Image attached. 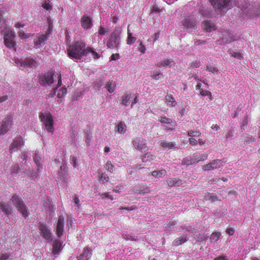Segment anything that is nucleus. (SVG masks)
I'll return each mask as SVG.
<instances>
[{
    "label": "nucleus",
    "mask_w": 260,
    "mask_h": 260,
    "mask_svg": "<svg viewBox=\"0 0 260 260\" xmlns=\"http://www.w3.org/2000/svg\"><path fill=\"white\" fill-rule=\"evenodd\" d=\"M85 44L82 41H77L70 45L68 49L69 57L75 59H80L82 56H86Z\"/></svg>",
    "instance_id": "nucleus-1"
},
{
    "label": "nucleus",
    "mask_w": 260,
    "mask_h": 260,
    "mask_svg": "<svg viewBox=\"0 0 260 260\" xmlns=\"http://www.w3.org/2000/svg\"><path fill=\"white\" fill-rule=\"evenodd\" d=\"M39 119L43 122L46 129L48 133H53L54 132L53 119L50 112H46L45 114L41 112L39 114Z\"/></svg>",
    "instance_id": "nucleus-2"
},
{
    "label": "nucleus",
    "mask_w": 260,
    "mask_h": 260,
    "mask_svg": "<svg viewBox=\"0 0 260 260\" xmlns=\"http://www.w3.org/2000/svg\"><path fill=\"white\" fill-rule=\"evenodd\" d=\"M13 205L17 209L18 211L23 215L25 218L28 216V210L24 203L21 198H19L17 195H14L11 199Z\"/></svg>",
    "instance_id": "nucleus-3"
},
{
    "label": "nucleus",
    "mask_w": 260,
    "mask_h": 260,
    "mask_svg": "<svg viewBox=\"0 0 260 260\" xmlns=\"http://www.w3.org/2000/svg\"><path fill=\"white\" fill-rule=\"evenodd\" d=\"M15 38V34L13 31L11 29L7 30L4 35V43L7 47L9 48L15 47L16 45Z\"/></svg>",
    "instance_id": "nucleus-4"
},
{
    "label": "nucleus",
    "mask_w": 260,
    "mask_h": 260,
    "mask_svg": "<svg viewBox=\"0 0 260 260\" xmlns=\"http://www.w3.org/2000/svg\"><path fill=\"white\" fill-rule=\"evenodd\" d=\"M53 76L54 74L49 72L41 74L39 78L40 84L44 86L51 85L54 82Z\"/></svg>",
    "instance_id": "nucleus-5"
},
{
    "label": "nucleus",
    "mask_w": 260,
    "mask_h": 260,
    "mask_svg": "<svg viewBox=\"0 0 260 260\" xmlns=\"http://www.w3.org/2000/svg\"><path fill=\"white\" fill-rule=\"evenodd\" d=\"M120 37L116 32H112L107 42L108 48L116 49L119 45Z\"/></svg>",
    "instance_id": "nucleus-6"
},
{
    "label": "nucleus",
    "mask_w": 260,
    "mask_h": 260,
    "mask_svg": "<svg viewBox=\"0 0 260 260\" xmlns=\"http://www.w3.org/2000/svg\"><path fill=\"white\" fill-rule=\"evenodd\" d=\"M13 118L11 115L7 116L2 121L0 126V136L6 134L11 128L12 125Z\"/></svg>",
    "instance_id": "nucleus-7"
},
{
    "label": "nucleus",
    "mask_w": 260,
    "mask_h": 260,
    "mask_svg": "<svg viewBox=\"0 0 260 260\" xmlns=\"http://www.w3.org/2000/svg\"><path fill=\"white\" fill-rule=\"evenodd\" d=\"M39 229L41 236L44 239L49 242L52 241V235L46 223H40Z\"/></svg>",
    "instance_id": "nucleus-8"
},
{
    "label": "nucleus",
    "mask_w": 260,
    "mask_h": 260,
    "mask_svg": "<svg viewBox=\"0 0 260 260\" xmlns=\"http://www.w3.org/2000/svg\"><path fill=\"white\" fill-rule=\"evenodd\" d=\"M133 144L136 149L141 152H145L149 149L148 147L142 137H136L133 141Z\"/></svg>",
    "instance_id": "nucleus-9"
},
{
    "label": "nucleus",
    "mask_w": 260,
    "mask_h": 260,
    "mask_svg": "<svg viewBox=\"0 0 260 260\" xmlns=\"http://www.w3.org/2000/svg\"><path fill=\"white\" fill-rule=\"evenodd\" d=\"M24 142L23 138L21 136L17 137L14 139L13 142L11 144L9 148L10 152L18 150V147L24 145Z\"/></svg>",
    "instance_id": "nucleus-10"
},
{
    "label": "nucleus",
    "mask_w": 260,
    "mask_h": 260,
    "mask_svg": "<svg viewBox=\"0 0 260 260\" xmlns=\"http://www.w3.org/2000/svg\"><path fill=\"white\" fill-rule=\"evenodd\" d=\"M223 166V161L220 159H214L210 163L203 166V169L205 171H210L218 169Z\"/></svg>",
    "instance_id": "nucleus-11"
},
{
    "label": "nucleus",
    "mask_w": 260,
    "mask_h": 260,
    "mask_svg": "<svg viewBox=\"0 0 260 260\" xmlns=\"http://www.w3.org/2000/svg\"><path fill=\"white\" fill-rule=\"evenodd\" d=\"M232 0H210V2L215 8H226Z\"/></svg>",
    "instance_id": "nucleus-12"
},
{
    "label": "nucleus",
    "mask_w": 260,
    "mask_h": 260,
    "mask_svg": "<svg viewBox=\"0 0 260 260\" xmlns=\"http://www.w3.org/2000/svg\"><path fill=\"white\" fill-rule=\"evenodd\" d=\"M64 225V218L62 215L58 217L56 224V233L57 236L60 238L63 235Z\"/></svg>",
    "instance_id": "nucleus-13"
},
{
    "label": "nucleus",
    "mask_w": 260,
    "mask_h": 260,
    "mask_svg": "<svg viewBox=\"0 0 260 260\" xmlns=\"http://www.w3.org/2000/svg\"><path fill=\"white\" fill-rule=\"evenodd\" d=\"M81 25L85 29H88L92 27V23L91 18L86 16L83 15L81 18Z\"/></svg>",
    "instance_id": "nucleus-14"
},
{
    "label": "nucleus",
    "mask_w": 260,
    "mask_h": 260,
    "mask_svg": "<svg viewBox=\"0 0 260 260\" xmlns=\"http://www.w3.org/2000/svg\"><path fill=\"white\" fill-rule=\"evenodd\" d=\"M92 255L91 249L88 247L84 248L83 252L79 256L78 260H89Z\"/></svg>",
    "instance_id": "nucleus-15"
},
{
    "label": "nucleus",
    "mask_w": 260,
    "mask_h": 260,
    "mask_svg": "<svg viewBox=\"0 0 260 260\" xmlns=\"http://www.w3.org/2000/svg\"><path fill=\"white\" fill-rule=\"evenodd\" d=\"M132 98V93L129 92L124 93L121 97L120 100L121 104L126 106H128L131 103V99Z\"/></svg>",
    "instance_id": "nucleus-16"
},
{
    "label": "nucleus",
    "mask_w": 260,
    "mask_h": 260,
    "mask_svg": "<svg viewBox=\"0 0 260 260\" xmlns=\"http://www.w3.org/2000/svg\"><path fill=\"white\" fill-rule=\"evenodd\" d=\"M208 157L207 155L202 154L201 156H198V155H194L190 159V162L189 164L192 165L197 164L200 161H203L206 159Z\"/></svg>",
    "instance_id": "nucleus-17"
},
{
    "label": "nucleus",
    "mask_w": 260,
    "mask_h": 260,
    "mask_svg": "<svg viewBox=\"0 0 260 260\" xmlns=\"http://www.w3.org/2000/svg\"><path fill=\"white\" fill-rule=\"evenodd\" d=\"M52 253L56 255L61 251V243L58 240H56L53 242Z\"/></svg>",
    "instance_id": "nucleus-18"
},
{
    "label": "nucleus",
    "mask_w": 260,
    "mask_h": 260,
    "mask_svg": "<svg viewBox=\"0 0 260 260\" xmlns=\"http://www.w3.org/2000/svg\"><path fill=\"white\" fill-rule=\"evenodd\" d=\"M204 28L207 32H211L215 30V24L211 20H206L203 23Z\"/></svg>",
    "instance_id": "nucleus-19"
},
{
    "label": "nucleus",
    "mask_w": 260,
    "mask_h": 260,
    "mask_svg": "<svg viewBox=\"0 0 260 260\" xmlns=\"http://www.w3.org/2000/svg\"><path fill=\"white\" fill-rule=\"evenodd\" d=\"M49 38V34L46 33L45 34H42L38 37V39L35 42V44L37 46H40L42 43H44Z\"/></svg>",
    "instance_id": "nucleus-20"
},
{
    "label": "nucleus",
    "mask_w": 260,
    "mask_h": 260,
    "mask_svg": "<svg viewBox=\"0 0 260 260\" xmlns=\"http://www.w3.org/2000/svg\"><path fill=\"white\" fill-rule=\"evenodd\" d=\"M1 209L6 215H9L11 213L12 209L8 203H2L0 205Z\"/></svg>",
    "instance_id": "nucleus-21"
},
{
    "label": "nucleus",
    "mask_w": 260,
    "mask_h": 260,
    "mask_svg": "<svg viewBox=\"0 0 260 260\" xmlns=\"http://www.w3.org/2000/svg\"><path fill=\"white\" fill-rule=\"evenodd\" d=\"M155 156L150 152H147L141 156V158L143 162H150L155 158Z\"/></svg>",
    "instance_id": "nucleus-22"
},
{
    "label": "nucleus",
    "mask_w": 260,
    "mask_h": 260,
    "mask_svg": "<svg viewBox=\"0 0 260 260\" xmlns=\"http://www.w3.org/2000/svg\"><path fill=\"white\" fill-rule=\"evenodd\" d=\"M116 86L115 82L113 80H110L106 84L105 88L109 92L111 93L115 91Z\"/></svg>",
    "instance_id": "nucleus-23"
},
{
    "label": "nucleus",
    "mask_w": 260,
    "mask_h": 260,
    "mask_svg": "<svg viewBox=\"0 0 260 260\" xmlns=\"http://www.w3.org/2000/svg\"><path fill=\"white\" fill-rule=\"evenodd\" d=\"M183 25L186 28H193L196 25V22L193 20L186 18L183 20Z\"/></svg>",
    "instance_id": "nucleus-24"
},
{
    "label": "nucleus",
    "mask_w": 260,
    "mask_h": 260,
    "mask_svg": "<svg viewBox=\"0 0 260 260\" xmlns=\"http://www.w3.org/2000/svg\"><path fill=\"white\" fill-rule=\"evenodd\" d=\"M165 100L168 105L175 106L177 105V102L171 94H167L165 96Z\"/></svg>",
    "instance_id": "nucleus-25"
},
{
    "label": "nucleus",
    "mask_w": 260,
    "mask_h": 260,
    "mask_svg": "<svg viewBox=\"0 0 260 260\" xmlns=\"http://www.w3.org/2000/svg\"><path fill=\"white\" fill-rule=\"evenodd\" d=\"M136 38L133 36L132 32L129 30V25L127 27V39L126 43L128 45H132L136 41Z\"/></svg>",
    "instance_id": "nucleus-26"
},
{
    "label": "nucleus",
    "mask_w": 260,
    "mask_h": 260,
    "mask_svg": "<svg viewBox=\"0 0 260 260\" xmlns=\"http://www.w3.org/2000/svg\"><path fill=\"white\" fill-rule=\"evenodd\" d=\"M159 144L165 149H171L176 147L175 145L173 142L161 141L159 142Z\"/></svg>",
    "instance_id": "nucleus-27"
},
{
    "label": "nucleus",
    "mask_w": 260,
    "mask_h": 260,
    "mask_svg": "<svg viewBox=\"0 0 260 260\" xmlns=\"http://www.w3.org/2000/svg\"><path fill=\"white\" fill-rule=\"evenodd\" d=\"M187 241L186 237L184 236H180L176 238L173 242V245L174 246H178L182 244Z\"/></svg>",
    "instance_id": "nucleus-28"
},
{
    "label": "nucleus",
    "mask_w": 260,
    "mask_h": 260,
    "mask_svg": "<svg viewBox=\"0 0 260 260\" xmlns=\"http://www.w3.org/2000/svg\"><path fill=\"white\" fill-rule=\"evenodd\" d=\"M167 182L168 186L170 187H172L175 184L180 186L182 184L181 180H178L176 178H171L168 180Z\"/></svg>",
    "instance_id": "nucleus-29"
},
{
    "label": "nucleus",
    "mask_w": 260,
    "mask_h": 260,
    "mask_svg": "<svg viewBox=\"0 0 260 260\" xmlns=\"http://www.w3.org/2000/svg\"><path fill=\"white\" fill-rule=\"evenodd\" d=\"M104 85V81L102 80H99L94 81L93 83V88L95 90H99L101 89Z\"/></svg>",
    "instance_id": "nucleus-30"
},
{
    "label": "nucleus",
    "mask_w": 260,
    "mask_h": 260,
    "mask_svg": "<svg viewBox=\"0 0 260 260\" xmlns=\"http://www.w3.org/2000/svg\"><path fill=\"white\" fill-rule=\"evenodd\" d=\"M117 131L120 134H123L126 132V125L122 121H120L117 126Z\"/></svg>",
    "instance_id": "nucleus-31"
},
{
    "label": "nucleus",
    "mask_w": 260,
    "mask_h": 260,
    "mask_svg": "<svg viewBox=\"0 0 260 260\" xmlns=\"http://www.w3.org/2000/svg\"><path fill=\"white\" fill-rule=\"evenodd\" d=\"M86 53L87 55L89 53H91L92 55V57L94 59L99 58L101 57V55H99L97 52H96L92 48L88 47L86 48Z\"/></svg>",
    "instance_id": "nucleus-32"
},
{
    "label": "nucleus",
    "mask_w": 260,
    "mask_h": 260,
    "mask_svg": "<svg viewBox=\"0 0 260 260\" xmlns=\"http://www.w3.org/2000/svg\"><path fill=\"white\" fill-rule=\"evenodd\" d=\"M167 173L166 170H161L160 171H153L151 173V175L155 177H160L162 175H165Z\"/></svg>",
    "instance_id": "nucleus-33"
},
{
    "label": "nucleus",
    "mask_w": 260,
    "mask_h": 260,
    "mask_svg": "<svg viewBox=\"0 0 260 260\" xmlns=\"http://www.w3.org/2000/svg\"><path fill=\"white\" fill-rule=\"evenodd\" d=\"M255 141L256 139L255 138H252L251 136L247 134L244 136L242 138V141L246 143V144L255 142Z\"/></svg>",
    "instance_id": "nucleus-34"
},
{
    "label": "nucleus",
    "mask_w": 260,
    "mask_h": 260,
    "mask_svg": "<svg viewBox=\"0 0 260 260\" xmlns=\"http://www.w3.org/2000/svg\"><path fill=\"white\" fill-rule=\"evenodd\" d=\"M221 236V234L219 232L213 233L210 237V239L211 242H216L218 240L219 238Z\"/></svg>",
    "instance_id": "nucleus-35"
},
{
    "label": "nucleus",
    "mask_w": 260,
    "mask_h": 260,
    "mask_svg": "<svg viewBox=\"0 0 260 260\" xmlns=\"http://www.w3.org/2000/svg\"><path fill=\"white\" fill-rule=\"evenodd\" d=\"M40 157L38 155L37 153H35V156L34 157V160L36 164V165L37 166V169L38 171H40L41 169H42V166L41 164L40 163Z\"/></svg>",
    "instance_id": "nucleus-36"
},
{
    "label": "nucleus",
    "mask_w": 260,
    "mask_h": 260,
    "mask_svg": "<svg viewBox=\"0 0 260 260\" xmlns=\"http://www.w3.org/2000/svg\"><path fill=\"white\" fill-rule=\"evenodd\" d=\"M172 61L169 59H166L162 62H158L157 63V66L159 68H161L162 67L170 66V65L172 63Z\"/></svg>",
    "instance_id": "nucleus-37"
},
{
    "label": "nucleus",
    "mask_w": 260,
    "mask_h": 260,
    "mask_svg": "<svg viewBox=\"0 0 260 260\" xmlns=\"http://www.w3.org/2000/svg\"><path fill=\"white\" fill-rule=\"evenodd\" d=\"M35 63V62L34 60L31 59H26L23 61L21 65H23L24 66L32 67Z\"/></svg>",
    "instance_id": "nucleus-38"
},
{
    "label": "nucleus",
    "mask_w": 260,
    "mask_h": 260,
    "mask_svg": "<svg viewBox=\"0 0 260 260\" xmlns=\"http://www.w3.org/2000/svg\"><path fill=\"white\" fill-rule=\"evenodd\" d=\"M106 168L107 170L108 171L110 172V173H112L115 170V167L112 164L111 162L110 161H108L106 164Z\"/></svg>",
    "instance_id": "nucleus-39"
},
{
    "label": "nucleus",
    "mask_w": 260,
    "mask_h": 260,
    "mask_svg": "<svg viewBox=\"0 0 260 260\" xmlns=\"http://www.w3.org/2000/svg\"><path fill=\"white\" fill-rule=\"evenodd\" d=\"M109 32L108 29L102 26H100L98 29V34L100 36H104Z\"/></svg>",
    "instance_id": "nucleus-40"
},
{
    "label": "nucleus",
    "mask_w": 260,
    "mask_h": 260,
    "mask_svg": "<svg viewBox=\"0 0 260 260\" xmlns=\"http://www.w3.org/2000/svg\"><path fill=\"white\" fill-rule=\"evenodd\" d=\"M67 93V88L65 87H62V88H61L59 90L58 94H57V96L59 98H62L66 95Z\"/></svg>",
    "instance_id": "nucleus-41"
},
{
    "label": "nucleus",
    "mask_w": 260,
    "mask_h": 260,
    "mask_svg": "<svg viewBox=\"0 0 260 260\" xmlns=\"http://www.w3.org/2000/svg\"><path fill=\"white\" fill-rule=\"evenodd\" d=\"M187 135L189 137H200L201 133L197 131H190L187 132Z\"/></svg>",
    "instance_id": "nucleus-42"
},
{
    "label": "nucleus",
    "mask_w": 260,
    "mask_h": 260,
    "mask_svg": "<svg viewBox=\"0 0 260 260\" xmlns=\"http://www.w3.org/2000/svg\"><path fill=\"white\" fill-rule=\"evenodd\" d=\"M229 52L232 57H234L239 59H241L242 58L241 54L239 52H235L232 50H229Z\"/></svg>",
    "instance_id": "nucleus-43"
},
{
    "label": "nucleus",
    "mask_w": 260,
    "mask_h": 260,
    "mask_svg": "<svg viewBox=\"0 0 260 260\" xmlns=\"http://www.w3.org/2000/svg\"><path fill=\"white\" fill-rule=\"evenodd\" d=\"M158 121L162 123H171L172 122L170 118L166 117V116H160Z\"/></svg>",
    "instance_id": "nucleus-44"
},
{
    "label": "nucleus",
    "mask_w": 260,
    "mask_h": 260,
    "mask_svg": "<svg viewBox=\"0 0 260 260\" xmlns=\"http://www.w3.org/2000/svg\"><path fill=\"white\" fill-rule=\"evenodd\" d=\"M18 37L22 40L27 39L30 36L29 34H25L23 31L18 32Z\"/></svg>",
    "instance_id": "nucleus-45"
},
{
    "label": "nucleus",
    "mask_w": 260,
    "mask_h": 260,
    "mask_svg": "<svg viewBox=\"0 0 260 260\" xmlns=\"http://www.w3.org/2000/svg\"><path fill=\"white\" fill-rule=\"evenodd\" d=\"M248 123V116H246L244 117L243 121L241 123V125H240L241 128L245 129L247 127Z\"/></svg>",
    "instance_id": "nucleus-46"
},
{
    "label": "nucleus",
    "mask_w": 260,
    "mask_h": 260,
    "mask_svg": "<svg viewBox=\"0 0 260 260\" xmlns=\"http://www.w3.org/2000/svg\"><path fill=\"white\" fill-rule=\"evenodd\" d=\"M137 188H140L139 189H136V192L138 193L145 194L147 192V191H146V190H147V188L145 189L144 188V186L143 185L139 186L137 187Z\"/></svg>",
    "instance_id": "nucleus-47"
},
{
    "label": "nucleus",
    "mask_w": 260,
    "mask_h": 260,
    "mask_svg": "<svg viewBox=\"0 0 260 260\" xmlns=\"http://www.w3.org/2000/svg\"><path fill=\"white\" fill-rule=\"evenodd\" d=\"M206 70L208 72H210L213 73L217 72L218 71V70L217 69L210 65L207 66Z\"/></svg>",
    "instance_id": "nucleus-48"
},
{
    "label": "nucleus",
    "mask_w": 260,
    "mask_h": 260,
    "mask_svg": "<svg viewBox=\"0 0 260 260\" xmlns=\"http://www.w3.org/2000/svg\"><path fill=\"white\" fill-rule=\"evenodd\" d=\"M152 78L154 80H159L163 77V75L161 73H156L155 74H153L152 76H151Z\"/></svg>",
    "instance_id": "nucleus-49"
},
{
    "label": "nucleus",
    "mask_w": 260,
    "mask_h": 260,
    "mask_svg": "<svg viewBox=\"0 0 260 260\" xmlns=\"http://www.w3.org/2000/svg\"><path fill=\"white\" fill-rule=\"evenodd\" d=\"M71 164L73 165L74 167H76L77 166V158L75 156H71L70 157Z\"/></svg>",
    "instance_id": "nucleus-50"
},
{
    "label": "nucleus",
    "mask_w": 260,
    "mask_h": 260,
    "mask_svg": "<svg viewBox=\"0 0 260 260\" xmlns=\"http://www.w3.org/2000/svg\"><path fill=\"white\" fill-rule=\"evenodd\" d=\"M176 224L175 221H170V222L167 224V226H166V231H169L168 228H174L175 225Z\"/></svg>",
    "instance_id": "nucleus-51"
},
{
    "label": "nucleus",
    "mask_w": 260,
    "mask_h": 260,
    "mask_svg": "<svg viewBox=\"0 0 260 260\" xmlns=\"http://www.w3.org/2000/svg\"><path fill=\"white\" fill-rule=\"evenodd\" d=\"M189 143L191 145H197L198 144V141L192 138L189 139Z\"/></svg>",
    "instance_id": "nucleus-52"
},
{
    "label": "nucleus",
    "mask_w": 260,
    "mask_h": 260,
    "mask_svg": "<svg viewBox=\"0 0 260 260\" xmlns=\"http://www.w3.org/2000/svg\"><path fill=\"white\" fill-rule=\"evenodd\" d=\"M19 171V168L18 166H14L12 168V173L14 175H16L18 173Z\"/></svg>",
    "instance_id": "nucleus-53"
},
{
    "label": "nucleus",
    "mask_w": 260,
    "mask_h": 260,
    "mask_svg": "<svg viewBox=\"0 0 260 260\" xmlns=\"http://www.w3.org/2000/svg\"><path fill=\"white\" fill-rule=\"evenodd\" d=\"M100 179L102 181H105L106 182H108L109 180V177L107 174L102 173L100 177Z\"/></svg>",
    "instance_id": "nucleus-54"
},
{
    "label": "nucleus",
    "mask_w": 260,
    "mask_h": 260,
    "mask_svg": "<svg viewBox=\"0 0 260 260\" xmlns=\"http://www.w3.org/2000/svg\"><path fill=\"white\" fill-rule=\"evenodd\" d=\"M120 58V55L118 53L113 54L110 57V60H116Z\"/></svg>",
    "instance_id": "nucleus-55"
},
{
    "label": "nucleus",
    "mask_w": 260,
    "mask_h": 260,
    "mask_svg": "<svg viewBox=\"0 0 260 260\" xmlns=\"http://www.w3.org/2000/svg\"><path fill=\"white\" fill-rule=\"evenodd\" d=\"M139 51L143 54L146 51V47H145V46L144 45L142 42L140 43Z\"/></svg>",
    "instance_id": "nucleus-56"
},
{
    "label": "nucleus",
    "mask_w": 260,
    "mask_h": 260,
    "mask_svg": "<svg viewBox=\"0 0 260 260\" xmlns=\"http://www.w3.org/2000/svg\"><path fill=\"white\" fill-rule=\"evenodd\" d=\"M42 7H43V8H44L45 9H46L47 10H49L51 9V8H52V6L49 3H44L42 5Z\"/></svg>",
    "instance_id": "nucleus-57"
},
{
    "label": "nucleus",
    "mask_w": 260,
    "mask_h": 260,
    "mask_svg": "<svg viewBox=\"0 0 260 260\" xmlns=\"http://www.w3.org/2000/svg\"><path fill=\"white\" fill-rule=\"evenodd\" d=\"M9 255L7 253L3 254L0 258V260H9Z\"/></svg>",
    "instance_id": "nucleus-58"
},
{
    "label": "nucleus",
    "mask_w": 260,
    "mask_h": 260,
    "mask_svg": "<svg viewBox=\"0 0 260 260\" xmlns=\"http://www.w3.org/2000/svg\"><path fill=\"white\" fill-rule=\"evenodd\" d=\"M191 68H199V66H200V62L199 61H194V62H193L191 64Z\"/></svg>",
    "instance_id": "nucleus-59"
},
{
    "label": "nucleus",
    "mask_w": 260,
    "mask_h": 260,
    "mask_svg": "<svg viewBox=\"0 0 260 260\" xmlns=\"http://www.w3.org/2000/svg\"><path fill=\"white\" fill-rule=\"evenodd\" d=\"M226 232L230 235H233L234 234V230L232 228H229L226 230Z\"/></svg>",
    "instance_id": "nucleus-60"
},
{
    "label": "nucleus",
    "mask_w": 260,
    "mask_h": 260,
    "mask_svg": "<svg viewBox=\"0 0 260 260\" xmlns=\"http://www.w3.org/2000/svg\"><path fill=\"white\" fill-rule=\"evenodd\" d=\"M209 200L212 202H214L216 201H219V199H218V197H217L216 196H211L209 197Z\"/></svg>",
    "instance_id": "nucleus-61"
},
{
    "label": "nucleus",
    "mask_w": 260,
    "mask_h": 260,
    "mask_svg": "<svg viewBox=\"0 0 260 260\" xmlns=\"http://www.w3.org/2000/svg\"><path fill=\"white\" fill-rule=\"evenodd\" d=\"M161 11V10L156 6H153L152 8V12L157 13Z\"/></svg>",
    "instance_id": "nucleus-62"
},
{
    "label": "nucleus",
    "mask_w": 260,
    "mask_h": 260,
    "mask_svg": "<svg viewBox=\"0 0 260 260\" xmlns=\"http://www.w3.org/2000/svg\"><path fill=\"white\" fill-rule=\"evenodd\" d=\"M206 43V41L197 40V41H196L194 42V45H196V46H199L201 44H205Z\"/></svg>",
    "instance_id": "nucleus-63"
},
{
    "label": "nucleus",
    "mask_w": 260,
    "mask_h": 260,
    "mask_svg": "<svg viewBox=\"0 0 260 260\" xmlns=\"http://www.w3.org/2000/svg\"><path fill=\"white\" fill-rule=\"evenodd\" d=\"M226 256H219L214 258V260H227Z\"/></svg>",
    "instance_id": "nucleus-64"
}]
</instances>
